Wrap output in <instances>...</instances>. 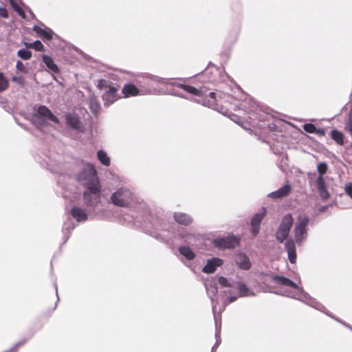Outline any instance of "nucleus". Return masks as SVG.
<instances>
[{"mask_svg": "<svg viewBox=\"0 0 352 352\" xmlns=\"http://www.w3.org/2000/svg\"><path fill=\"white\" fill-rule=\"evenodd\" d=\"M78 180L87 186L84 199L87 204H95L99 200V183L96 170L91 164H86L83 170L78 175Z\"/></svg>", "mask_w": 352, "mask_h": 352, "instance_id": "1", "label": "nucleus"}, {"mask_svg": "<svg viewBox=\"0 0 352 352\" xmlns=\"http://www.w3.org/2000/svg\"><path fill=\"white\" fill-rule=\"evenodd\" d=\"M271 284L276 287H288V289L285 290L284 293V294L287 296L298 299H301L305 296L301 287H298L297 284L284 276H273L271 278Z\"/></svg>", "mask_w": 352, "mask_h": 352, "instance_id": "2", "label": "nucleus"}, {"mask_svg": "<svg viewBox=\"0 0 352 352\" xmlns=\"http://www.w3.org/2000/svg\"><path fill=\"white\" fill-rule=\"evenodd\" d=\"M47 119L55 123H59L58 119L52 114L47 107L43 105L39 106L32 116V122L40 129L45 126L46 120Z\"/></svg>", "mask_w": 352, "mask_h": 352, "instance_id": "3", "label": "nucleus"}, {"mask_svg": "<svg viewBox=\"0 0 352 352\" xmlns=\"http://www.w3.org/2000/svg\"><path fill=\"white\" fill-rule=\"evenodd\" d=\"M111 202L120 207H128L133 202L132 192L125 188H120L111 197Z\"/></svg>", "mask_w": 352, "mask_h": 352, "instance_id": "4", "label": "nucleus"}, {"mask_svg": "<svg viewBox=\"0 0 352 352\" xmlns=\"http://www.w3.org/2000/svg\"><path fill=\"white\" fill-rule=\"evenodd\" d=\"M98 87L103 92L102 98L107 104H112L118 99V89L109 82L100 80L98 82Z\"/></svg>", "mask_w": 352, "mask_h": 352, "instance_id": "5", "label": "nucleus"}, {"mask_svg": "<svg viewBox=\"0 0 352 352\" xmlns=\"http://www.w3.org/2000/svg\"><path fill=\"white\" fill-rule=\"evenodd\" d=\"M293 223L294 219L291 214H287L283 217L276 232V239L279 243H283L287 239Z\"/></svg>", "mask_w": 352, "mask_h": 352, "instance_id": "6", "label": "nucleus"}, {"mask_svg": "<svg viewBox=\"0 0 352 352\" xmlns=\"http://www.w3.org/2000/svg\"><path fill=\"white\" fill-rule=\"evenodd\" d=\"M309 219L305 215H300L294 227V239L298 244H301L307 236V226Z\"/></svg>", "mask_w": 352, "mask_h": 352, "instance_id": "7", "label": "nucleus"}, {"mask_svg": "<svg viewBox=\"0 0 352 352\" xmlns=\"http://www.w3.org/2000/svg\"><path fill=\"white\" fill-rule=\"evenodd\" d=\"M239 239L234 236L219 238L213 241L214 245L219 248H234L239 245Z\"/></svg>", "mask_w": 352, "mask_h": 352, "instance_id": "8", "label": "nucleus"}, {"mask_svg": "<svg viewBox=\"0 0 352 352\" xmlns=\"http://www.w3.org/2000/svg\"><path fill=\"white\" fill-rule=\"evenodd\" d=\"M266 214L265 208H261L256 214L254 215L251 220V226H252V233L254 236L258 234L260 229V223L262 221L263 219Z\"/></svg>", "mask_w": 352, "mask_h": 352, "instance_id": "9", "label": "nucleus"}, {"mask_svg": "<svg viewBox=\"0 0 352 352\" xmlns=\"http://www.w3.org/2000/svg\"><path fill=\"white\" fill-rule=\"evenodd\" d=\"M156 81H157V82H159L160 83H162V84H168V83H169L170 85L179 87L182 88L184 90H185L187 92H188L190 94H192L193 95L199 96V93H200L198 89H197L196 88H195L193 87H191V86H189V85H183V84H181V83H177L176 82H169L168 79L159 78H158L156 79Z\"/></svg>", "mask_w": 352, "mask_h": 352, "instance_id": "10", "label": "nucleus"}, {"mask_svg": "<svg viewBox=\"0 0 352 352\" xmlns=\"http://www.w3.org/2000/svg\"><path fill=\"white\" fill-rule=\"evenodd\" d=\"M65 120L68 126L77 131H82V124L76 115L69 113L65 116Z\"/></svg>", "mask_w": 352, "mask_h": 352, "instance_id": "11", "label": "nucleus"}, {"mask_svg": "<svg viewBox=\"0 0 352 352\" xmlns=\"http://www.w3.org/2000/svg\"><path fill=\"white\" fill-rule=\"evenodd\" d=\"M223 264V261L219 258H213L208 260L207 264L203 267L202 271L206 274H210L215 272L217 267Z\"/></svg>", "mask_w": 352, "mask_h": 352, "instance_id": "12", "label": "nucleus"}, {"mask_svg": "<svg viewBox=\"0 0 352 352\" xmlns=\"http://www.w3.org/2000/svg\"><path fill=\"white\" fill-rule=\"evenodd\" d=\"M235 261L238 267L241 270H248L251 267L250 261L244 254H238L236 256Z\"/></svg>", "mask_w": 352, "mask_h": 352, "instance_id": "13", "label": "nucleus"}, {"mask_svg": "<svg viewBox=\"0 0 352 352\" xmlns=\"http://www.w3.org/2000/svg\"><path fill=\"white\" fill-rule=\"evenodd\" d=\"M285 250L287 252L290 263H295L296 260V245L292 240H287L285 243Z\"/></svg>", "mask_w": 352, "mask_h": 352, "instance_id": "14", "label": "nucleus"}, {"mask_svg": "<svg viewBox=\"0 0 352 352\" xmlns=\"http://www.w3.org/2000/svg\"><path fill=\"white\" fill-rule=\"evenodd\" d=\"M122 93L124 98L142 95L143 94L134 85L127 84L122 88Z\"/></svg>", "mask_w": 352, "mask_h": 352, "instance_id": "15", "label": "nucleus"}, {"mask_svg": "<svg viewBox=\"0 0 352 352\" xmlns=\"http://www.w3.org/2000/svg\"><path fill=\"white\" fill-rule=\"evenodd\" d=\"M291 190V187L289 184H285L277 190L269 194V197L273 199H280L287 196Z\"/></svg>", "mask_w": 352, "mask_h": 352, "instance_id": "16", "label": "nucleus"}, {"mask_svg": "<svg viewBox=\"0 0 352 352\" xmlns=\"http://www.w3.org/2000/svg\"><path fill=\"white\" fill-rule=\"evenodd\" d=\"M34 30L42 38L50 40L52 38L53 32L47 27L42 28L39 26H34Z\"/></svg>", "mask_w": 352, "mask_h": 352, "instance_id": "17", "label": "nucleus"}, {"mask_svg": "<svg viewBox=\"0 0 352 352\" xmlns=\"http://www.w3.org/2000/svg\"><path fill=\"white\" fill-rule=\"evenodd\" d=\"M317 188L320 197L323 199H327L329 197V194L324 185L323 177H318L317 179Z\"/></svg>", "mask_w": 352, "mask_h": 352, "instance_id": "18", "label": "nucleus"}, {"mask_svg": "<svg viewBox=\"0 0 352 352\" xmlns=\"http://www.w3.org/2000/svg\"><path fill=\"white\" fill-rule=\"evenodd\" d=\"M317 188L320 197L323 199H327L329 197V194L324 185L323 177H318L317 179Z\"/></svg>", "mask_w": 352, "mask_h": 352, "instance_id": "19", "label": "nucleus"}, {"mask_svg": "<svg viewBox=\"0 0 352 352\" xmlns=\"http://www.w3.org/2000/svg\"><path fill=\"white\" fill-rule=\"evenodd\" d=\"M72 214L78 221H85L87 219L85 212L78 208H74L72 210Z\"/></svg>", "mask_w": 352, "mask_h": 352, "instance_id": "20", "label": "nucleus"}, {"mask_svg": "<svg viewBox=\"0 0 352 352\" xmlns=\"http://www.w3.org/2000/svg\"><path fill=\"white\" fill-rule=\"evenodd\" d=\"M175 219L179 223L184 225H188L192 221L191 218L188 215L183 213L175 214Z\"/></svg>", "mask_w": 352, "mask_h": 352, "instance_id": "21", "label": "nucleus"}, {"mask_svg": "<svg viewBox=\"0 0 352 352\" xmlns=\"http://www.w3.org/2000/svg\"><path fill=\"white\" fill-rule=\"evenodd\" d=\"M43 60L50 70L54 72H58V68L51 57L45 55L43 56Z\"/></svg>", "mask_w": 352, "mask_h": 352, "instance_id": "22", "label": "nucleus"}, {"mask_svg": "<svg viewBox=\"0 0 352 352\" xmlns=\"http://www.w3.org/2000/svg\"><path fill=\"white\" fill-rule=\"evenodd\" d=\"M97 156L98 159L103 165L107 166L110 165V158L107 155V153L102 150L98 151L97 153Z\"/></svg>", "mask_w": 352, "mask_h": 352, "instance_id": "23", "label": "nucleus"}, {"mask_svg": "<svg viewBox=\"0 0 352 352\" xmlns=\"http://www.w3.org/2000/svg\"><path fill=\"white\" fill-rule=\"evenodd\" d=\"M238 292L240 296H248L254 295L250 291L248 287L245 284L241 283H239L238 285Z\"/></svg>", "mask_w": 352, "mask_h": 352, "instance_id": "24", "label": "nucleus"}, {"mask_svg": "<svg viewBox=\"0 0 352 352\" xmlns=\"http://www.w3.org/2000/svg\"><path fill=\"white\" fill-rule=\"evenodd\" d=\"M331 138L333 140H335L338 144H343V134L342 132L338 131V130H333L331 132Z\"/></svg>", "mask_w": 352, "mask_h": 352, "instance_id": "25", "label": "nucleus"}, {"mask_svg": "<svg viewBox=\"0 0 352 352\" xmlns=\"http://www.w3.org/2000/svg\"><path fill=\"white\" fill-rule=\"evenodd\" d=\"M10 2L17 13L23 18H25V11L23 8V5L21 3L14 1V0H10Z\"/></svg>", "mask_w": 352, "mask_h": 352, "instance_id": "26", "label": "nucleus"}, {"mask_svg": "<svg viewBox=\"0 0 352 352\" xmlns=\"http://www.w3.org/2000/svg\"><path fill=\"white\" fill-rule=\"evenodd\" d=\"M179 252L183 256L189 260L193 258L195 256L193 252L188 247H181L179 248Z\"/></svg>", "mask_w": 352, "mask_h": 352, "instance_id": "27", "label": "nucleus"}, {"mask_svg": "<svg viewBox=\"0 0 352 352\" xmlns=\"http://www.w3.org/2000/svg\"><path fill=\"white\" fill-rule=\"evenodd\" d=\"M11 80L12 82L21 87H24L26 85V82L24 78L20 75H14L12 77Z\"/></svg>", "mask_w": 352, "mask_h": 352, "instance_id": "28", "label": "nucleus"}, {"mask_svg": "<svg viewBox=\"0 0 352 352\" xmlns=\"http://www.w3.org/2000/svg\"><path fill=\"white\" fill-rule=\"evenodd\" d=\"M9 86V81L3 73H0V92L6 90Z\"/></svg>", "mask_w": 352, "mask_h": 352, "instance_id": "29", "label": "nucleus"}, {"mask_svg": "<svg viewBox=\"0 0 352 352\" xmlns=\"http://www.w3.org/2000/svg\"><path fill=\"white\" fill-rule=\"evenodd\" d=\"M18 56L23 60H29L32 56V53L26 50H20L18 51Z\"/></svg>", "mask_w": 352, "mask_h": 352, "instance_id": "30", "label": "nucleus"}, {"mask_svg": "<svg viewBox=\"0 0 352 352\" xmlns=\"http://www.w3.org/2000/svg\"><path fill=\"white\" fill-rule=\"evenodd\" d=\"M206 287L208 296L212 299L217 292V287L214 285H209L208 283L206 284Z\"/></svg>", "mask_w": 352, "mask_h": 352, "instance_id": "31", "label": "nucleus"}, {"mask_svg": "<svg viewBox=\"0 0 352 352\" xmlns=\"http://www.w3.org/2000/svg\"><path fill=\"white\" fill-rule=\"evenodd\" d=\"M27 46L28 47L34 48L36 51L43 50V45L40 41H36L34 43L28 44Z\"/></svg>", "mask_w": 352, "mask_h": 352, "instance_id": "32", "label": "nucleus"}, {"mask_svg": "<svg viewBox=\"0 0 352 352\" xmlns=\"http://www.w3.org/2000/svg\"><path fill=\"white\" fill-rule=\"evenodd\" d=\"M318 172L319 173L318 177H323V175L327 172V166L325 163H320L317 167Z\"/></svg>", "mask_w": 352, "mask_h": 352, "instance_id": "33", "label": "nucleus"}, {"mask_svg": "<svg viewBox=\"0 0 352 352\" xmlns=\"http://www.w3.org/2000/svg\"><path fill=\"white\" fill-rule=\"evenodd\" d=\"M89 105H90L91 109L94 112H97L100 107L98 102L96 101V100L95 98H91L90 100Z\"/></svg>", "mask_w": 352, "mask_h": 352, "instance_id": "34", "label": "nucleus"}, {"mask_svg": "<svg viewBox=\"0 0 352 352\" xmlns=\"http://www.w3.org/2000/svg\"><path fill=\"white\" fill-rule=\"evenodd\" d=\"M16 69L17 72H22L24 74L27 73V69L24 64L21 61H17L16 63Z\"/></svg>", "mask_w": 352, "mask_h": 352, "instance_id": "35", "label": "nucleus"}, {"mask_svg": "<svg viewBox=\"0 0 352 352\" xmlns=\"http://www.w3.org/2000/svg\"><path fill=\"white\" fill-rule=\"evenodd\" d=\"M304 130L310 133H314L316 131V126L313 124H305L303 126Z\"/></svg>", "mask_w": 352, "mask_h": 352, "instance_id": "36", "label": "nucleus"}, {"mask_svg": "<svg viewBox=\"0 0 352 352\" xmlns=\"http://www.w3.org/2000/svg\"><path fill=\"white\" fill-rule=\"evenodd\" d=\"M219 283L223 287H229L232 286V284L228 281V280L223 276L219 277Z\"/></svg>", "mask_w": 352, "mask_h": 352, "instance_id": "37", "label": "nucleus"}, {"mask_svg": "<svg viewBox=\"0 0 352 352\" xmlns=\"http://www.w3.org/2000/svg\"><path fill=\"white\" fill-rule=\"evenodd\" d=\"M209 96L210 98V100H208L207 102H204V104L206 105V106H208V107H213L214 104V100H215V98H214V96H215V94L214 92H210L209 94Z\"/></svg>", "mask_w": 352, "mask_h": 352, "instance_id": "38", "label": "nucleus"}, {"mask_svg": "<svg viewBox=\"0 0 352 352\" xmlns=\"http://www.w3.org/2000/svg\"><path fill=\"white\" fill-rule=\"evenodd\" d=\"M346 193L352 198V186L351 184H346L345 186Z\"/></svg>", "mask_w": 352, "mask_h": 352, "instance_id": "39", "label": "nucleus"}, {"mask_svg": "<svg viewBox=\"0 0 352 352\" xmlns=\"http://www.w3.org/2000/svg\"><path fill=\"white\" fill-rule=\"evenodd\" d=\"M0 15L4 18L8 17L7 10L5 8H0Z\"/></svg>", "mask_w": 352, "mask_h": 352, "instance_id": "40", "label": "nucleus"}, {"mask_svg": "<svg viewBox=\"0 0 352 352\" xmlns=\"http://www.w3.org/2000/svg\"><path fill=\"white\" fill-rule=\"evenodd\" d=\"M316 133V134H318V135H320V136H323V135H324V134H325V131H324V129H316V131H315V133Z\"/></svg>", "mask_w": 352, "mask_h": 352, "instance_id": "41", "label": "nucleus"}, {"mask_svg": "<svg viewBox=\"0 0 352 352\" xmlns=\"http://www.w3.org/2000/svg\"><path fill=\"white\" fill-rule=\"evenodd\" d=\"M346 130H348L352 136V122H350L346 127Z\"/></svg>", "mask_w": 352, "mask_h": 352, "instance_id": "42", "label": "nucleus"}, {"mask_svg": "<svg viewBox=\"0 0 352 352\" xmlns=\"http://www.w3.org/2000/svg\"><path fill=\"white\" fill-rule=\"evenodd\" d=\"M236 299V296H234V297H230V298H229V302H233V301H234Z\"/></svg>", "mask_w": 352, "mask_h": 352, "instance_id": "43", "label": "nucleus"}, {"mask_svg": "<svg viewBox=\"0 0 352 352\" xmlns=\"http://www.w3.org/2000/svg\"><path fill=\"white\" fill-rule=\"evenodd\" d=\"M215 324H216V327H217V320L216 318H215Z\"/></svg>", "mask_w": 352, "mask_h": 352, "instance_id": "44", "label": "nucleus"}]
</instances>
